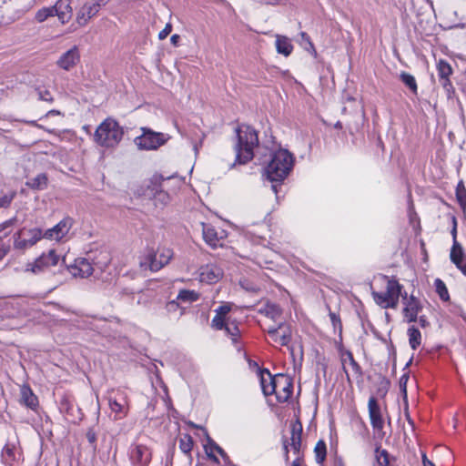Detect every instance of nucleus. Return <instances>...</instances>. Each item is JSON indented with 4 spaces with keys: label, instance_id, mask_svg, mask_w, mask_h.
<instances>
[{
    "label": "nucleus",
    "instance_id": "64",
    "mask_svg": "<svg viewBox=\"0 0 466 466\" xmlns=\"http://www.w3.org/2000/svg\"><path fill=\"white\" fill-rule=\"evenodd\" d=\"M335 127L336 128H341L342 127V125L340 122H338L336 125H335Z\"/></svg>",
    "mask_w": 466,
    "mask_h": 466
},
{
    "label": "nucleus",
    "instance_id": "60",
    "mask_svg": "<svg viewBox=\"0 0 466 466\" xmlns=\"http://www.w3.org/2000/svg\"><path fill=\"white\" fill-rule=\"evenodd\" d=\"M110 0H97V1H93V3L95 5H99V9L102 7V6H105L106 5H107L109 3Z\"/></svg>",
    "mask_w": 466,
    "mask_h": 466
},
{
    "label": "nucleus",
    "instance_id": "35",
    "mask_svg": "<svg viewBox=\"0 0 466 466\" xmlns=\"http://www.w3.org/2000/svg\"><path fill=\"white\" fill-rule=\"evenodd\" d=\"M205 448L208 457L213 458L214 460H217V458L208 451V448L211 450V451H217L222 458H227V453L225 451L209 437H208V444L205 446Z\"/></svg>",
    "mask_w": 466,
    "mask_h": 466
},
{
    "label": "nucleus",
    "instance_id": "9",
    "mask_svg": "<svg viewBox=\"0 0 466 466\" xmlns=\"http://www.w3.org/2000/svg\"><path fill=\"white\" fill-rule=\"evenodd\" d=\"M73 227V219L69 217L64 218L53 228L45 231L44 237L51 240H60L67 235Z\"/></svg>",
    "mask_w": 466,
    "mask_h": 466
},
{
    "label": "nucleus",
    "instance_id": "29",
    "mask_svg": "<svg viewBox=\"0 0 466 466\" xmlns=\"http://www.w3.org/2000/svg\"><path fill=\"white\" fill-rule=\"evenodd\" d=\"M47 177L45 173H40L36 177L26 181L25 185L33 190H44L47 187Z\"/></svg>",
    "mask_w": 466,
    "mask_h": 466
},
{
    "label": "nucleus",
    "instance_id": "38",
    "mask_svg": "<svg viewBox=\"0 0 466 466\" xmlns=\"http://www.w3.org/2000/svg\"><path fill=\"white\" fill-rule=\"evenodd\" d=\"M456 198L462 208H466V188L462 181L456 187Z\"/></svg>",
    "mask_w": 466,
    "mask_h": 466
},
{
    "label": "nucleus",
    "instance_id": "23",
    "mask_svg": "<svg viewBox=\"0 0 466 466\" xmlns=\"http://www.w3.org/2000/svg\"><path fill=\"white\" fill-rule=\"evenodd\" d=\"M303 427L299 420L290 423V446L292 447L295 453H299L301 447V435Z\"/></svg>",
    "mask_w": 466,
    "mask_h": 466
},
{
    "label": "nucleus",
    "instance_id": "12",
    "mask_svg": "<svg viewBox=\"0 0 466 466\" xmlns=\"http://www.w3.org/2000/svg\"><path fill=\"white\" fill-rule=\"evenodd\" d=\"M67 269L74 277L87 278L93 273V267L88 259L85 258H77L74 263L67 266Z\"/></svg>",
    "mask_w": 466,
    "mask_h": 466
},
{
    "label": "nucleus",
    "instance_id": "41",
    "mask_svg": "<svg viewBox=\"0 0 466 466\" xmlns=\"http://www.w3.org/2000/svg\"><path fill=\"white\" fill-rule=\"evenodd\" d=\"M54 16L52 6L39 9L35 14V20L39 23L46 21L48 17Z\"/></svg>",
    "mask_w": 466,
    "mask_h": 466
},
{
    "label": "nucleus",
    "instance_id": "3",
    "mask_svg": "<svg viewBox=\"0 0 466 466\" xmlns=\"http://www.w3.org/2000/svg\"><path fill=\"white\" fill-rule=\"evenodd\" d=\"M124 135L123 128L118 123L112 119L106 118L96 128L95 132V141L106 147L116 146L122 139Z\"/></svg>",
    "mask_w": 466,
    "mask_h": 466
},
{
    "label": "nucleus",
    "instance_id": "25",
    "mask_svg": "<svg viewBox=\"0 0 466 466\" xmlns=\"http://www.w3.org/2000/svg\"><path fill=\"white\" fill-rule=\"evenodd\" d=\"M20 401L31 410H35L38 406L37 397L27 385H23L20 389Z\"/></svg>",
    "mask_w": 466,
    "mask_h": 466
},
{
    "label": "nucleus",
    "instance_id": "34",
    "mask_svg": "<svg viewBox=\"0 0 466 466\" xmlns=\"http://www.w3.org/2000/svg\"><path fill=\"white\" fill-rule=\"evenodd\" d=\"M199 298L198 293L194 290L182 289L179 291L177 299L183 302H193L198 300Z\"/></svg>",
    "mask_w": 466,
    "mask_h": 466
},
{
    "label": "nucleus",
    "instance_id": "1",
    "mask_svg": "<svg viewBox=\"0 0 466 466\" xmlns=\"http://www.w3.org/2000/svg\"><path fill=\"white\" fill-rule=\"evenodd\" d=\"M236 162L247 164L254 157V148L258 146V133L250 126L243 124L236 128Z\"/></svg>",
    "mask_w": 466,
    "mask_h": 466
},
{
    "label": "nucleus",
    "instance_id": "63",
    "mask_svg": "<svg viewBox=\"0 0 466 466\" xmlns=\"http://www.w3.org/2000/svg\"><path fill=\"white\" fill-rule=\"evenodd\" d=\"M452 235H453V239L454 241H456V226H454L452 231H451Z\"/></svg>",
    "mask_w": 466,
    "mask_h": 466
},
{
    "label": "nucleus",
    "instance_id": "37",
    "mask_svg": "<svg viewBox=\"0 0 466 466\" xmlns=\"http://www.w3.org/2000/svg\"><path fill=\"white\" fill-rule=\"evenodd\" d=\"M434 285H435L436 292L438 293L440 298L443 301H448L450 299V295H449V292H448L445 283L441 279H435Z\"/></svg>",
    "mask_w": 466,
    "mask_h": 466
},
{
    "label": "nucleus",
    "instance_id": "28",
    "mask_svg": "<svg viewBox=\"0 0 466 466\" xmlns=\"http://www.w3.org/2000/svg\"><path fill=\"white\" fill-rule=\"evenodd\" d=\"M258 311L274 321H277L282 314L279 306L270 302L266 303Z\"/></svg>",
    "mask_w": 466,
    "mask_h": 466
},
{
    "label": "nucleus",
    "instance_id": "21",
    "mask_svg": "<svg viewBox=\"0 0 466 466\" xmlns=\"http://www.w3.org/2000/svg\"><path fill=\"white\" fill-rule=\"evenodd\" d=\"M439 81L443 88L450 92L452 89V85L450 81V76L452 74V68L449 63L444 60H440L437 66Z\"/></svg>",
    "mask_w": 466,
    "mask_h": 466
},
{
    "label": "nucleus",
    "instance_id": "10",
    "mask_svg": "<svg viewBox=\"0 0 466 466\" xmlns=\"http://www.w3.org/2000/svg\"><path fill=\"white\" fill-rule=\"evenodd\" d=\"M384 280H386V290L384 295L387 297L388 299H390V304L388 303V306H390V309H397L399 304V298L401 296V289L402 286L396 280L392 279H389L388 277H383ZM403 299H406L407 294L405 293V296H403Z\"/></svg>",
    "mask_w": 466,
    "mask_h": 466
},
{
    "label": "nucleus",
    "instance_id": "58",
    "mask_svg": "<svg viewBox=\"0 0 466 466\" xmlns=\"http://www.w3.org/2000/svg\"><path fill=\"white\" fill-rule=\"evenodd\" d=\"M422 463L423 466H435L425 454H422Z\"/></svg>",
    "mask_w": 466,
    "mask_h": 466
},
{
    "label": "nucleus",
    "instance_id": "6",
    "mask_svg": "<svg viewBox=\"0 0 466 466\" xmlns=\"http://www.w3.org/2000/svg\"><path fill=\"white\" fill-rule=\"evenodd\" d=\"M173 251L169 248L159 247L157 251L151 250L140 260L142 268H149L151 271H157L167 265L173 258Z\"/></svg>",
    "mask_w": 466,
    "mask_h": 466
},
{
    "label": "nucleus",
    "instance_id": "42",
    "mask_svg": "<svg viewBox=\"0 0 466 466\" xmlns=\"http://www.w3.org/2000/svg\"><path fill=\"white\" fill-rule=\"evenodd\" d=\"M87 441L92 447L93 451H96V432L94 428H89L86 433Z\"/></svg>",
    "mask_w": 466,
    "mask_h": 466
},
{
    "label": "nucleus",
    "instance_id": "5",
    "mask_svg": "<svg viewBox=\"0 0 466 466\" xmlns=\"http://www.w3.org/2000/svg\"><path fill=\"white\" fill-rule=\"evenodd\" d=\"M140 130L142 134L134 139L139 150H156L170 139L168 134L156 132L146 127H141Z\"/></svg>",
    "mask_w": 466,
    "mask_h": 466
},
{
    "label": "nucleus",
    "instance_id": "13",
    "mask_svg": "<svg viewBox=\"0 0 466 466\" xmlns=\"http://www.w3.org/2000/svg\"><path fill=\"white\" fill-rule=\"evenodd\" d=\"M108 402L112 412L116 414V420L122 419L127 414L128 404L126 395L123 392L118 391L114 399H109Z\"/></svg>",
    "mask_w": 466,
    "mask_h": 466
},
{
    "label": "nucleus",
    "instance_id": "14",
    "mask_svg": "<svg viewBox=\"0 0 466 466\" xmlns=\"http://www.w3.org/2000/svg\"><path fill=\"white\" fill-rule=\"evenodd\" d=\"M222 269L215 264H208L199 269L201 282L215 283L222 277Z\"/></svg>",
    "mask_w": 466,
    "mask_h": 466
},
{
    "label": "nucleus",
    "instance_id": "33",
    "mask_svg": "<svg viewBox=\"0 0 466 466\" xmlns=\"http://www.w3.org/2000/svg\"><path fill=\"white\" fill-rule=\"evenodd\" d=\"M375 460L374 466H389V453L386 450H380L377 447L375 450Z\"/></svg>",
    "mask_w": 466,
    "mask_h": 466
},
{
    "label": "nucleus",
    "instance_id": "48",
    "mask_svg": "<svg viewBox=\"0 0 466 466\" xmlns=\"http://www.w3.org/2000/svg\"><path fill=\"white\" fill-rule=\"evenodd\" d=\"M172 31V25L170 24H167L166 26L159 32L158 38L160 40L165 39Z\"/></svg>",
    "mask_w": 466,
    "mask_h": 466
},
{
    "label": "nucleus",
    "instance_id": "56",
    "mask_svg": "<svg viewBox=\"0 0 466 466\" xmlns=\"http://www.w3.org/2000/svg\"><path fill=\"white\" fill-rule=\"evenodd\" d=\"M419 323L421 328H426L427 326H429V322L425 316H420L419 318Z\"/></svg>",
    "mask_w": 466,
    "mask_h": 466
},
{
    "label": "nucleus",
    "instance_id": "30",
    "mask_svg": "<svg viewBox=\"0 0 466 466\" xmlns=\"http://www.w3.org/2000/svg\"><path fill=\"white\" fill-rule=\"evenodd\" d=\"M408 336L410 346L412 350H415L421 342L420 331L414 326H411L408 329Z\"/></svg>",
    "mask_w": 466,
    "mask_h": 466
},
{
    "label": "nucleus",
    "instance_id": "4",
    "mask_svg": "<svg viewBox=\"0 0 466 466\" xmlns=\"http://www.w3.org/2000/svg\"><path fill=\"white\" fill-rule=\"evenodd\" d=\"M268 380L269 384L266 386L265 389L266 396L275 394L279 402L288 401L293 390L291 379L283 374H278L276 376L268 374Z\"/></svg>",
    "mask_w": 466,
    "mask_h": 466
},
{
    "label": "nucleus",
    "instance_id": "16",
    "mask_svg": "<svg viewBox=\"0 0 466 466\" xmlns=\"http://www.w3.org/2000/svg\"><path fill=\"white\" fill-rule=\"evenodd\" d=\"M231 310V304L225 303L215 309L216 315L211 321V327L215 329L221 330L227 322H229L228 314Z\"/></svg>",
    "mask_w": 466,
    "mask_h": 466
},
{
    "label": "nucleus",
    "instance_id": "50",
    "mask_svg": "<svg viewBox=\"0 0 466 466\" xmlns=\"http://www.w3.org/2000/svg\"><path fill=\"white\" fill-rule=\"evenodd\" d=\"M16 221L15 218H10L0 224V231H4L5 228L12 227Z\"/></svg>",
    "mask_w": 466,
    "mask_h": 466
},
{
    "label": "nucleus",
    "instance_id": "52",
    "mask_svg": "<svg viewBox=\"0 0 466 466\" xmlns=\"http://www.w3.org/2000/svg\"><path fill=\"white\" fill-rule=\"evenodd\" d=\"M156 198H157V199L161 200V201H162V202H164V203H166V202H167V201L169 200V196H168V194H167L166 192H164V191H162V190H160V191L157 194Z\"/></svg>",
    "mask_w": 466,
    "mask_h": 466
},
{
    "label": "nucleus",
    "instance_id": "55",
    "mask_svg": "<svg viewBox=\"0 0 466 466\" xmlns=\"http://www.w3.org/2000/svg\"><path fill=\"white\" fill-rule=\"evenodd\" d=\"M300 36H301L302 40H303V41H305L307 44H309V46L310 47H313V45H312V43H311V41H310V39H309V36L308 35V34H307V33H305V32H301V33H300Z\"/></svg>",
    "mask_w": 466,
    "mask_h": 466
},
{
    "label": "nucleus",
    "instance_id": "40",
    "mask_svg": "<svg viewBox=\"0 0 466 466\" xmlns=\"http://www.w3.org/2000/svg\"><path fill=\"white\" fill-rule=\"evenodd\" d=\"M371 295L379 306L383 309H390V306H388V303L390 304V299H387L383 292L372 291Z\"/></svg>",
    "mask_w": 466,
    "mask_h": 466
},
{
    "label": "nucleus",
    "instance_id": "20",
    "mask_svg": "<svg viewBox=\"0 0 466 466\" xmlns=\"http://www.w3.org/2000/svg\"><path fill=\"white\" fill-rule=\"evenodd\" d=\"M451 260L456 265V267L466 276V258L463 252L462 247L457 241H453V245L451 250Z\"/></svg>",
    "mask_w": 466,
    "mask_h": 466
},
{
    "label": "nucleus",
    "instance_id": "32",
    "mask_svg": "<svg viewBox=\"0 0 466 466\" xmlns=\"http://www.w3.org/2000/svg\"><path fill=\"white\" fill-rule=\"evenodd\" d=\"M315 459L318 463H322L327 455V447L323 440H319L314 448Z\"/></svg>",
    "mask_w": 466,
    "mask_h": 466
},
{
    "label": "nucleus",
    "instance_id": "36",
    "mask_svg": "<svg viewBox=\"0 0 466 466\" xmlns=\"http://www.w3.org/2000/svg\"><path fill=\"white\" fill-rule=\"evenodd\" d=\"M400 79L411 90L412 93H417V83L412 75L402 72L400 75Z\"/></svg>",
    "mask_w": 466,
    "mask_h": 466
},
{
    "label": "nucleus",
    "instance_id": "54",
    "mask_svg": "<svg viewBox=\"0 0 466 466\" xmlns=\"http://www.w3.org/2000/svg\"><path fill=\"white\" fill-rule=\"evenodd\" d=\"M135 293H136V290L129 289V288H122L119 290V294L121 296H129V295H133Z\"/></svg>",
    "mask_w": 466,
    "mask_h": 466
},
{
    "label": "nucleus",
    "instance_id": "8",
    "mask_svg": "<svg viewBox=\"0 0 466 466\" xmlns=\"http://www.w3.org/2000/svg\"><path fill=\"white\" fill-rule=\"evenodd\" d=\"M58 261L59 256L54 249H51L47 254H42L33 264H28L26 271L36 274L43 271L47 267L57 265Z\"/></svg>",
    "mask_w": 466,
    "mask_h": 466
},
{
    "label": "nucleus",
    "instance_id": "53",
    "mask_svg": "<svg viewBox=\"0 0 466 466\" xmlns=\"http://www.w3.org/2000/svg\"><path fill=\"white\" fill-rule=\"evenodd\" d=\"M167 310L168 312H171V311H176L178 308V304L177 301L175 300H172V301H169L167 304Z\"/></svg>",
    "mask_w": 466,
    "mask_h": 466
},
{
    "label": "nucleus",
    "instance_id": "47",
    "mask_svg": "<svg viewBox=\"0 0 466 466\" xmlns=\"http://www.w3.org/2000/svg\"><path fill=\"white\" fill-rule=\"evenodd\" d=\"M9 245L5 244L2 238H0V260H2L6 256V254L9 252Z\"/></svg>",
    "mask_w": 466,
    "mask_h": 466
},
{
    "label": "nucleus",
    "instance_id": "17",
    "mask_svg": "<svg viewBox=\"0 0 466 466\" xmlns=\"http://www.w3.org/2000/svg\"><path fill=\"white\" fill-rule=\"evenodd\" d=\"M80 59L79 52L76 46L72 47L64 53L57 60V66L64 70L69 71Z\"/></svg>",
    "mask_w": 466,
    "mask_h": 466
},
{
    "label": "nucleus",
    "instance_id": "24",
    "mask_svg": "<svg viewBox=\"0 0 466 466\" xmlns=\"http://www.w3.org/2000/svg\"><path fill=\"white\" fill-rule=\"evenodd\" d=\"M267 332L273 342L281 346H286L290 341L291 330L289 327H286L282 330L279 329H267Z\"/></svg>",
    "mask_w": 466,
    "mask_h": 466
},
{
    "label": "nucleus",
    "instance_id": "7",
    "mask_svg": "<svg viewBox=\"0 0 466 466\" xmlns=\"http://www.w3.org/2000/svg\"><path fill=\"white\" fill-rule=\"evenodd\" d=\"M43 238L45 237L42 229L38 228L26 229L24 228L13 235L14 248L19 251H25L35 246Z\"/></svg>",
    "mask_w": 466,
    "mask_h": 466
},
{
    "label": "nucleus",
    "instance_id": "59",
    "mask_svg": "<svg viewBox=\"0 0 466 466\" xmlns=\"http://www.w3.org/2000/svg\"><path fill=\"white\" fill-rule=\"evenodd\" d=\"M286 327H288V325H286L284 323H279L278 326H270V327H268V329H279V330L280 329V330H282Z\"/></svg>",
    "mask_w": 466,
    "mask_h": 466
},
{
    "label": "nucleus",
    "instance_id": "39",
    "mask_svg": "<svg viewBox=\"0 0 466 466\" xmlns=\"http://www.w3.org/2000/svg\"><path fill=\"white\" fill-rule=\"evenodd\" d=\"M179 448L184 453H189L193 448V441L190 435H184L180 438Z\"/></svg>",
    "mask_w": 466,
    "mask_h": 466
},
{
    "label": "nucleus",
    "instance_id": "22",
    "mask_svg": "<svg viewBox=\"0 0 466 466\" xmlns=\"http://www.w3.org/2000/svg\"><path fill=\"white\" fill-rule=\"evenodd\" d=\"M422 306L420 302L411 295L410 299L407 300L405 307L403 309L404 318L408 322H414L417 320V316L419 312L421 310Z\"/></svg>",
    "mask_w": 466,
    "mask_h": 466
},
{
    "label": "nucleus",
    "instance_id": "46",
    "mask_svg": "<svg viewBox=\"0 0 466 466\" xmlns=\"http://www.w3.org/2000/svg\"><path fill=\"white\" fill-rule=\"evenodd\" d=\"M329 318H330V320L332 322L333 327L335 329L337 327H339V330H341L342 326H341L340 318L337 314H335L334 312H329Z\"/></svg>",
    "mask_w": 466,
    "mask_h": 466
},
{
    "label": "nucleus",
    "instance_id": "2",
    "mask_svg": "<svg viewBox=\"0 0 466 466\" xmlns=\"http://www.w3.org/2000/svg\"><path fill=\"white\" fill-rule=\"evenodd\" d=\"M293 164V155L287 149H279L272 154L266 167V175L270 181L280 182L289 174Z\"/></svg>",
    "mask_w": 466,
    "mask_h": 466
},
{
    "label": "nucleus",
    "instance_id": "19",
    "mask_svg": "<svg viewBox=\"0 0 466 466\" xmlns=\"http://www.w3.org/2000/svg\"><path fill=\"white\" fill-rule=\"evenodd\" d=\"M131 460L138 466H146L151 459V452L145 445H136L130 452Z\"/></svg>",
    "mask_w": 466,
    "mask_h": 466
},
{
    "label": "nucleus",
    "instance_id": "26",
    "mask_svg": "<svg viewBox=\"0 0 466 466\" xmlns=\"http://www.w3.org/2000/svg\"><path fill=\"white\" fill-rule=\"evenodd\" d=\"M275 44L277 52L279 54H281L285 56H289L292 53L293 46L287 36L277 35Z\"/></svg>",
    "mask_w": 466,
    "mask_h": 466
},
{
    "label": "nucleus",
    "instance_id": "49",
    "mask_svg": "<svg viewBox=\"0 0 466 466\" xmlns=\"http://www.w3.org/2000/svg\"><path fill=\"white\" fill-rule=\"evenodd\" d=\"M12 197L4 196L0 198V208H8L12 202Z\"/></svg>",
    "mask_w": 466,
    "mask_h": 466
},
{
    "label": "nucleus",
    "instance_id": "11",
    "mask_svg": "<svg viewBox=\"0 0 466 466\" xmlns=\"http://www.w3.org/2000/svg\"><path fill=\"white\" fill-rule=\"evenodd\" d=\"M368 409L372 428L379 432H382L384 420L382 419L380 407L375 397H370L369 399Z\"/></svg>",
    "mask_w": 466,
    "mask_h": 466
},
{
    "label": "nucleus",
    "instance_id": "51",
    "mask_svg": "<svg viewBox=\"0 0 466 466\" xmlns=\"http://www.w3.org/2000/svg\"><path fill=\"white\" fill-rule=\"evenodd\" d=\"M409 380V375L404 374L400 379V386L402 389L403 392L406 393V384Z\"/></svg>",
    "mask_w": 466,
    "mask_h": 466
},
{
    "label": "nucleus",
    "instance_id": "18",
    "mask_svg": "<svg viewBox=\"0 0 466 466\" xmlns=\"http://www.w3.org/2000/svg\"><path fill=\"white\" fill-rule=\"evenodd\" d=\"M70 0H58L54 6V15H56L62 24L67 23L73 14Z\"/></svg>",
    "mask_w": 466,
    "mask_h": 466
},
{
    "label": "nucleus",
    "instance_id": "45",
    "mask_svg": "<svg viewBox=\"0 0 466 466\" xmlns=\"http://www.w3.org/2000/svg\"><path fill=\"white\" fill-rule=\"evenodd\" d=\"M268 374H270V372L268 370H264L260 371V385H261V389H262V391L265 396H266V391H265L266 386H268V384H269Z\"/></svg>",
    "mask_w": 466,
    "mask_h": 466
},
{
    "label": "nucleus",
    "instance_id": "15",
    "mask_svg": "<svg viewBox=\"0 0 466 466\" xmlns=\"http://www.w3.org/2000/svg\"><path fill=\"white\" fill-rule=\"evenodd\" d=\"M98 12L99 5H95L93 1H87L77 12L76 22L81 26L86 25Z\"/></svg>",
    "mask_w": 466,
    "mask_h": 466
},
{
    "label": "nucleus",
    "instance_id": "61",
    "mask_svg": "<svg viewBox=\"0 0 466 466\" xmlns=\"http://www.w3.org/2000/svg\"><path fill=\"white\" fill-rule=\"evenodd\" d=\"M179 40V35H173L170 38V41L173 45H177V43L178 42Z\"/></svg>",
    "mask_w": 466,
    "mask_h": 466
},
{
    "label": "nucleus",
    "instance_id": "27",
    "mask_svg": "<svg viewBox=\"0 0 466 466\" xmlns=\"http://www.w3.org/2000/svg\"><path fill=\"white\" fill-rule=\"evenodd\" d=\"M202 226V233L204 240L211 247L215 248L218 245V238L216 229L205 223H201Z\"/></svg>",
    "mask_w": 466,
    "mask_h": 466
},
{
    "label": "nucleus",
    "instance_id": "31",
    "mask_svg": "<svg viewBox=\"0 0 466 466\" xmlns=\"http://www.w3.org/2000/svg\"><path fill=\"white\" fill-rule=\"evenodd\" d=\"M223 329H225L227 335L231 339L233 343L238 342V339L240 336V330L234 321L227 322Z\"/></svg>",
    "mask_w": 466,
    "mask_h": 466
},
{
    "label": "nucleus",
    "instance_id": "62",
    "mask_svg": "<svg viewBox=\"0 0 466 466\" xmlns=\"http://www.w3.org/2000/svg\"><path fill=\"white\" fill-rule=\"evenodd\" d=\"M291 466H300V463H299V459L293 461Z\"/></svg>",
    "mask_w": 466,
    "mask_h": 466
},
{
    "label": "nucleus",
    "instance_id": "44",
    "mask_svg": "<svg viewBox=\"0 0 466 466\" xmlns=\"http://www.w3.org/2000/svg\"><path fill=\"white\" fill-rule=\"evenodd\" d=\"M36 92H37V95H38V98L42 101H46V102H53L54 98L50 93L49 90L47 89H43V88H37L36 89Z\"/></svg>",
    "mask_w": 466,
    "mask_h": 466
},
{
    "label": "nucleus",
    "instance_id": "43",
    "mask_svg": "<svg viewBox=\"0 0 466 466\" xmlns=\"http://www.w3.org/2000/svg\"><path fill=\"white\" fill-rule=\"evenodd\" d=\"M346 355H347V358H348V360H349V361H350V365L351 366L352 370H353L357 375L360 376V375H361V373H362V372H361V368H360V366L358 364V362L354 360L352 353H351L350 351H347Z\"/></svg>",
    "mask_w": 466,
    "mask_h": 466
},
{
    "label": "nucleus",
    "instance_id": "57",
    "mask_svg": "<svg viewBox=\"0 0 466 466\" xmlns=\"http://www.w3.org/2000/svg\"><path fill=\"white\" fill-rule=\"evenodd\" d=\"M289 443L287 441V440H284L283 441V449H284V453H285V460L288 461H289Z\"/></svg>",
    "mask_w": 466,
    "mask_h": 466
}]
</instances>
